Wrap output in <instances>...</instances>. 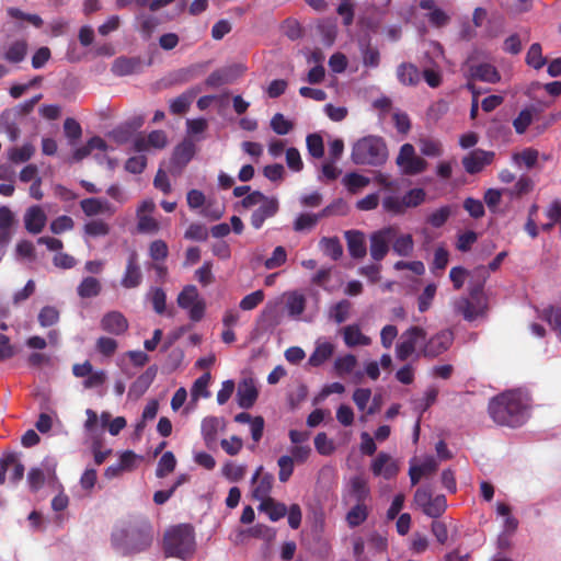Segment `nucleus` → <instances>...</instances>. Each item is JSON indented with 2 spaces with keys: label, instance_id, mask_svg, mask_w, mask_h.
I'll return each mask as SVG.
<instances>
[{
  "label": "nucleus",
  "instance_id": "obj_1",
  "mask_svg": "<svg viewBox=\"0 0 561 561\" xmlns=\"http://www.w3.org/2000/svg\"><path fill=\"white\" fill-rule=\"evenodd\" d=\"M489 414L499 425L519 427L530 415V398L527 392L516 389L502 392L489 402Z\"/></svg>",
  "mask_w": 561,
  "mask_h": 561
},
{
  "label": "nucleus",
  "instance_id": "obj_2",
  "mask_svg": "<svg viewBox=\"0 0 561 561\" xmlns=\"http://www.w3.org/2000/svg\"><path fill=\"white\" fill-rule=\"evenodd\" d=\"M152 529L146 520L126 522L112 533V545L123 556L146 550L152 542Z\"/></svg>",
  "mask_w": 561,
  "mask_h": 561
},
{
  "label": "nucleus",
  "instance_id": "obj_3",
  "mask_svg": "<svg viewBox=\"0 0 561 561\" xmlns=\"http://www.w3.org/2000/svg\"><path fill=\"white\" fill-rule=\"evenodd\" d=\"M357 165L381 167L388 160V148L383 138L369 135L354 142L351 152Z\"/></svg>",
  "mask_w": 561,
  "mask_h": 561
},
{
  "label": "nucleus",
  "instance_id": "obj_4",
  "mask_svg": "<svg viewBox=\"0 0 561 561\" xmlns=\"http://www.w3.org/2000/svg\"><path fill=\"white\" fill-rule=\"evenodd\" d=\"M196 548L195 533L191 525L181 524L169 529L164 535V552L167 557L188 560Z\"/></svg>",
  "mask_w": 561,
  "mask_h": 561
},
{
  "label": "nucleus",
  "instance_id": "obj_5",
  "mask_svg": "<svg viewBox=\"0 0 561 561\" xmlns=\"http://www.w3.org/2000/svg\"><path fill=\"white\" fill-rule=\"evenodd\" d=\"M426 340V332L420 327H411L405 330L396 345V357L399 360H407L417 348H422ZM422 355L421 352L417 356Z\"/></svg>",
  "mask_w": 561,
  "mask_h": 561
},
{
  "label": "nucleus",
  "instance_id": "obj_6",
  "mask_svg": "<svg viewBox=\"0 0 561 561\" xmlns=\"http://www.w3.org/2000/svg\"><path fill=\"white\" fill-rule=\"evenodd\" d=\"M482 284H478L470 290L472 300L462 297L454 302L455 311L462 314L465 320L473 321L484 313L486 305L482 296Z\"/></svg>",
  "mask_w": 561,
  "mask_h": 561
},
{
  "label": "nucleus",
  "instance_id": "obj_7",
  "mask_svg": "<svg viewBox=\"0 0 561 561\" xmlns=\"http://www.w3.org/2000/svg\"><path fill=\"white\" fill-rule=\"evenodd\" d=\"M180 308L187 310L192 321H201L205 313V302L199 297L198 290L194 285H186L178 296Z\"/></svg>",
  "mask_w": 561,
  "mask_h": 561
},
{
  "label": "nucleus",
  "instance_id": "obj_8",
  "mask_svg": "<svg viewBox=\"0 0 561 561\" xmlns=\"http://www.w3.org/2000/svg\"><path fill=\"white\" fill-rule=\"evenodd\" d=\"M396 163L405 175L420 174L427 169V162L415 153V149L411 144L401 146Z\"/></svg>",
  "mask_w": 561,
  "mask_h": 561
},
{
  "label": "nucleus",
  "instance_id": "obj_9",
  "mask_svg": "<svg viewBox=\"0 0 561 561\" xmlns=\"http://www.w3.org/2000/svg\"><path fill=\"white\" fill-rule=\"evenodd\" d=\"M466 71L468 77L481 82L494 84L501 81V75L495 66L490 62H476L473 55L466 61Z\"/></svg>",
  "mask_w": 561,
  "mask_h": 561
},
{
  "label": "nucleus",
  "instance_id": "obj_10",
  "mask_svg": "<svg viewBox=\"0 0 561 561\" xmlns=\"http://www.w3.org/2000/svg\"><path fill=\"white\" fill-rule=\"evenodd\" d=\"M56 480V461L49 458H46L41 467L32 468L27 473V483L34 492L38 491L46 481L55 482Z\"/></svg>",
  "mask_w": 561,
  "mask_h": 561
},
{
  "label": "nucleus",
  "instance_id": "obj_11",
  "mask_svg": "<svg viewBox=\"0 0 561 561\" xmlns=\"http://www.w3.org/2000/svg\"><path fill=\"white\" fill-rule=\"evenodd\" d=\"M397 237L393 227H386L370 236V255L375 261H381L389 251V244Z\"/></svg>",
  "mask_w": 561,
  "mask_h": 561
},
{
  "label": "nucleus",
  "instance_id": "obj_12",
  "mask_svg": "<svg viewBox=\"0 0 561 561\" xmlns=\"http://www.w3.org/2000/svg\"><path fill=\"white\" fill-rule=\"evenodd\" d=\"M454 342V333L451 330H442L427 341L421 348V354L425 357H436L445 353Z\"/></svg>",
  "mask_w": 561,
  "mask_h": 561
},
{
  "label": "nucleus",
  "instance_id": "obj_13",
  "mask_svg": "<svg viewBox=\"0 0 561 561\" xmlns=\"http://www.w3.org/2000/svg\"><path fill=\"white\" fill-rule=\"evenodd\" d=\"M370 470L375 477H381L385 480H391L400 471L399 461L387 453H379L370 463Z\"/></svg>",
  "mask_w": 561,
  "mask_h": 561
},
{
  "label": "nucleus",
  "instance_id": "obj_14",
  "mask_svg": "<svg viewBox=\"0 0 561 561\" xmlns=\"http://www.w3.org/2000/svg\"><path fill=\"white\" fill-rule=\"evenodd\" d=\"M12 468L11 481L16 483L24 476V466L20 461L18 453L8 451L0 457V484L5 482V474L9 469Z\"/></svg>",
  "mask_w": 561,
  "mask_h": 561
},
{
  "label": "nucleus",
  "instance_id": "obj_15",
  "mask_svg": "<svg viewBox=\"0 0 561 561\" xmlns=\"http://www.w3.org/2000/svg\"><path fill=\"white\" fill-rule=\"evenodd\" d=\"M493 158V151L474 149L462 158V165L467 173L476 174L480 172L485 165L491 164Z\"/></svg>",
  "mask_w": 561,
  "mask_h": 561
},
{
  "label": "nucleus",
  "instance_id": "obj_16",
  "mask_svg": "<svg viewBox=\"0 0 561 561\" xmlns=\"http://www.w3.org/2000/svg\"><path fill=\"white\" fill-rule=\"evenodd\" d=\"M142 278V272L138 264V254L133 251L127 259L126 268L121 279V285L126 289L136 288L141 284Z\"/></svg>",
  "mask_w": 561,
  "mask_h": 561
},
{
  "label": "nucleus",
  "instance_id": "obj_17",
  "mask_svg": "<svg viewBox=\"0 0 561 561\" xmlns=\"http://www.w3.org/2000/svg\"><path fill=\"white\" fill-rule=\"evenodd\" d=\"M160 20L153 13L146 11H138L134 19V30L137 31L141 38L148 41L151 38L153 32L159 26Z\"/></svg>",
  "mask_w": 561,
  "mask_h": 561
},
{
  "label": "nucleus",
  "instance_id": "obj_18",
  "mask_svg": "<svg viewBox=\"0 0 561 561\" xmlns=\"http://www.w3.org/2000/svg\"><path fill=\"white\" fill-rule=\"evenodd\" d=\"M279 208L278 199L268 196L251 215V225L254 229H260L264 221L276 215Z\"/></svg>",
  "mask_w": 561,
  "mask_h": 561
},
{
  "label": "nucleus",
  "instance_id": "obj_19",
  "mask_svg": "<svg viewBox=\"0 0 561 561\" xmlns=\"http://www.w3.org/2000/svg\"><path fill=\"white\" fill-rule=\"evenodd\" d=\"M27 48L28 45L26 39H14L1 47V58L10 64H20L25 59Z\"/></svg>",
  "mask_w": 561,
  "mask_h": 561
},
{
  "label": "nucleus",
  "instance_id": "obj_20",
  "mask_svg": "<svg viewBox=\"0 0 561 561\" xmlns=\"http://www.w3.org/2000/svg\"><path fill=\"white\" fill-rule=\"evenodd\" d=\"M100 325L103 331L114 335H121L128 330V321L119 311L106 312L102 317Z\"/></svg>",
  "mask_w": 561,
  "mask_h": 561
},
{
  "label": "nucleus",
  "instance_id": "obj_21",
  "mask_svg": "<svg viewBox=\"0 0 561 561\" xmlns=\"http://www.w3.org/2000/svg\"><path fill=\"white\" fill-rule=\"evenodd\" d=\"M195 151L194 141L190 138H185L174 148L171 163L181 170L192 160Z\"/></svg>",
  "mask_w": 561,
  "mask_h": 561
},
{
  "label": "nucleus",
  "instance_id": "obj_22",
  "mask_svg": "<svg viewBox=\"0 0 561 561\" xmlns=\"http://www.w3.org/2000/svg\"><path fill=\"white\" fill-rule=\"evenodd\" d=\"M344 237L350 255L353 259H363L367 253L365 234L359 230H347Z\"/></svg>",
  "mask_w": 561,
  "mask_h": 561
},
{
  "label": "nucleus",
  "instance_id": "obj_23",
  "mask_svg": "<svg viewBox=\"0 0 561 561\" xmlns=\"http://www.w3.org/2000/svg\"><path fill=\"white\" fill-rule=\"evenodd\" d=\"M80 207L82 211L89 216H96L99 214H107L112 216L116 209L115 207L106 199L101 198H84L80 202Z\"/></svg>",
  "mask_w": 561,
  "mask_h": 561
},
{
  "label": "nucleus",
  "instance_id": "obj_24",
  "mask_svg": "<svg viewBox=\"0 0 561 561\" xmlns=\"http://www.w3.org/2000/svg\"><path fill=\"white\" fill-rule=\"evenodd\" d=\"M47 217L39 206L30 207L24 215L25 228L30 233H39L46 225Z\"/></svg>",
  "mask_w": 561,
  "mask_h": 561
},
{
  "label": "nucleus",
  "instance_id": "obj_25",
  "mask_svg": "<svg viewBox=\"0 0 561 561\" xmlns=\"http://www.w3.org/2000/svg\"><path fill=\"white\" fill-rule=\"evenodd\" d=\"M156 374L157 368L154 366H151L139 377H137V379L129 387L128 397L134 399L140 398L152 383Z\"/></svg>",
  "mask_w": 561,
  "mask_h": 561
},
{
  "label": "nucleus",
  "instance_id": "obj_26",
  "mask_svg": "<svg viewBox=\"0 0 561 561\" xmlns=\"http://www.w3.org/2000/svg\"><path fill=\"white\" fill-rule=\"evenodd\" d=\"M241 67H228L225 69H219L216 71H213L206 79V85L209 88H218L224 84L232 82L234 77L237 76V72H241Z\"/></svg>",
  "mask_w": 561,
  "mask_h": 561
},
{
  "label": "nucleus",
  "instance_id": "obj_27",
  "mask_svg": "<svg viewBox=\"0 0 561 561\" xmlns=\"http://www.w3.org/2000/svg\"><path fill=\"white\" fill-rule=\"evenodd\" d=\"M238 404L243 409L251 408L256 398H257V389L254 382L250 380H243L237 391Z\"/></svg>",
  "mask_w": 561,
  "mask_h": 561
},
{
  "label": "nucleus",
  "instance_id": "obj_28",
  "mask_svg": "<svg viewBox=\"0 0 561 561\" xmlns=\"http://www.w3.org/2000/svg\"><path fill=\"white\" fill-rule=\"evenodd\" d=\"M344 342L348 347L367 346L371 343V339L362 333L356 324L346 325L343 329Z\"/></svg>",
  "mask_w": 561,
  "mask_h": 561
},
{
  "label": "nucleus",
  "instance_id": "obj_29",
  "mask_svg": "<svg viewBox=\"0 0 561 561\" xmlns=\"http://www.w3.org/2000/svg\"><path fill=\"white\" fill-rule=\"evenodd\" d=\"M422 156L427 158H439L444 153V146L439 139L432 137H421L417 141Z\"/></svg>",
  "mask_w": 561,
  "mask_h": 561
},
{
  "label": "nucleus",
  "instance_id": "obj_30",
  "mask_svg": "<svg viewBox=\"0 0 561 561\" xmlns=\"http://www.w3.org/2000/svg\"><path fill=\"white\" fill-rule=\"evenodd\" d=\"M140 67V60L134 57H118L112 65L115 76L124 77L134 73Z\"/></svg>",
  "mask_w": 561,
  "mask_h": 561
},
{
  "label": "nucleus",
  "instance_id": "obj_31",
  "mask_svg": "<svg viewBox=\"0 0 561 561\" xmlns=\"http://www.w3.org/2000/svg\"><path fill=\"white\" fill-rule=\"evenodd\" d=\"M102 290L101 282L93 277H84L77 287V294L80 298H94L100 295Z\"/></svg>",
  "mask_w": 561,
  "mask_h": 561
},
{
  "label": "nucleus",
  "instance_id": "obj_32",
  "mask_svg": "<svg viewBox=\"0 0 561 561\" xmlns=\"http://www.w3.org/2000/svg\"><path fill=\"white\" fill-rule=\"evenodd\" d=\"M398 80L405 85H415L421 80V72L412 64H401L397 69Z\"/></svg>",
  "mask_w": 561,
  "mask_h": 561
},
{
  "label": "nucleus",
  "instance_id": "obj_33",
  "mask_svg": "<svg viewBox=\"0 0 561 561\" xmlns=\"http://www.w3.org/2000/svg\"><path fill=\"white\" fill-rule=\"evenodd\" d=\"M334 346L330 342H318L313 353L309 357V364L318 367L327 362L333 354Z\"/></svg>",
  "mask_w": 561,
  "mask_h": 561
},
{
  "label": "nucleus",
  "instance_id": "obj_34",
  "mask_svg": "<svg viewBox=\"0 0 561 561\" xmlns=\"http://www.w3.org/2000/svg\"><path fill=\"white\" fill-rule=\"evenodd\" d=\"M382 208L385 211L400 215L402 214V196L399 195V187L392 188L391 191L383 192Z\"/></svg>",
  "mask_w": 561,
  "mask_h": 561
},
{
  "label": "nucleus",
  "instance_id": "obj_35",
  "mask_svg": "<svg viewBox=\"0 0 561 561\" xmlns=\"http://www.w3.org/2000/svg\"><path fill=\"white\" fill-rule=\"evenodd\" d=\"M259 510L264 511L272 522H277L287 514V506L274 501L273 499H266L263 501L260 504Z\"/></svg>",
  "mask_w": 561,
  "mask_h": 561
},
{
  "label": "nucleus",
  "instance_id": "obj_36",
  "mask_svg": "<svg viewBox=\"0 0 561 561\" xmlns=\"http://www.w3.org/2000/svg\"><path fill=\"white\" fill-rule=\"evenodd\" d=\"M159 410V402L156 399L148 401L141 413L140 420L135 425V434L140 436L147 425V422L156 419Z\"/></svg>",
  "mask_w": 561,
  "mask_h": 561
},
{
  "label": "nucleus",
  "instance_id": "obj_37",
  "mask_svg": "<svg viewBox=\"0 0 561 561\" xmlns=\"http://www.w3.org/2000/svg\"><path fill=\"white\" fill-rule=\"evenodd\" d=\"M369 492L367 481L363 477L355 476L350 480V493L357 503H364Z\"/></svg>",
  "mask_w": 561,
  "mask_h": 561
},
{
  "label": "nucleus",
  "instance_id": "obj_38",
  "mask_svg": "<svg viewBox=\"0 0 561 561\" xmlns=\"http://www.w3.org/2000/svg\"><path fill=\"white\" fill-rule=\"evenodd\" d=\"M351 309L352 302L347 299H342L330 307L329 318L335 323L341 324L348 319Z\"/></svg>",
  "mask_w": 561,
  "mask_h": 561
},
{
  "label": "nucleus",
  "instance_id": "obj_39",
  "mask_svg": "<svg viewBox=\"0 0 561 561\" xmlns=\"http://www.w3.org/2000/svg\"><path fill=\"white\" fill-rule=\"evenodd\" d=\"M342 182L350 193L357 194L370 183V179L356 172H350L344 175Z\"/></svg>",
  "mask_w": 561,
  "mask_h": 561
},
{
  "label": "nucleus",
  "instance_id": "obj_40",
  "mask_svg": "<svg viewBox=\"0 0 561 561\" xmlns=\"http://www.w3.org/2000/svg\"><path fill=\"white\" fill-rule=\"evenodd\" d=\"M306 307V298L302 294L293 291L287 296L286 310L295 319L301 316Z\"/></svg>",
  "mask_w": 561,
  "mask_h": 561
},
{
  "label": "nucleus",
  "instance_id": "obj_41",
  "mask_svg": "<svg viewBox=\"0 0 561 561\" xmlns=\"http://www.w3.org/2000/svg\"><path fill=\"white\" fill-rule=\"evenodd\" d=\"M14 217L9 207H0V241L8 243L11 238V227L13 225Z\"/></svg>",
  "mask_w": 561,
  "mask_h": 561
},
{
  "label": "nucleus",
  "instance_id": "obj_42",
  "mask_svg": "<svg viewBox=\"0 0 561 561\" xmlns=\"http://www.w3.org/2000/svg\"><path fill=\"white\" fill-rule=\"evenodd\" d=\"M425 197H426V193L423 188H412V190L408 191L402 196V199H401L402 214L408 208H414V207H417L419 205H421L425 201Z\"/></svg>",
  "mask_w": 561,
  "mask_h": 561
},
{
  "label": "nucleus",
  "instance_id": "obj_43",
  "mask_svg": "<svg viewBox=\"0 0 561 561\" xmlns=\"http://www.w3.org/2000/svg\"><path fill=\"white\" fill-rule=\"evenodd\" d=\"M447 508V501L445 495H436L433 496L428 504L424 507L422 513L428 517L437 518L439 517Z\"/></svg>",
  "mask_w": 561,
  "mask_h": 561
},
{
  "label": "nucleus",
  "instance_id": "obj_44",
  "mask_svg": "<svg viewBox=\"0 0 561 561\" xmlns=\"http://www.w3.org/2000/svg\"><path fill=\"white\" fill-rule=\"evenodd\" d=\"M320 247L323 253L330 256L332 260L337 261L343 254V248L337 238H322L320 240Z\"/></svg>",
  "mask_w": 561,
  "mask_h": 561
},
{
  "label": "nucleus",
  "instance_id": "obj_45",
  "mask_svg": "<svg viewBox=\"0 0 561 561\" xmlns=\"http://www.w3.org/2000/svg\"><path fill=\"white\" fill-rule=\"evenodd\" d=\"M368 516L367 506L364 503H356L346 514V522L350 527H357L363 524Z\"/></svg>",
  "mask_w": 561,
  "mask_h": 561
},
{
  "label": "nucleus",
  "instance_id": "obj_46",
  "mask_svg": "<svg viewBox=\"0 0 561 561\" xmlns=\"http://www.w3.org/2000/svg\"><path fill=\"white\" fill-rule=\"evenodd\" d=\"M176 467V459L172 451H165L159 459L156 476L158 478H164L174 471Z\"/></svg>",
  "mask_w": 561,
  "mask_h": 561
},
{
  "label": "nucleus",
  "instance_id": "obj_47",
  "mask_svg": "<svg viewBox=\"0 0 561 561\" xmlns=\"http://www.w3.org/2000/svg\"><path fill=\"white\" fill-rule=\"evenodd\" d=\"M274 482V477L271 473L263 474L257 482V484L253 489L254 499L263 502L266 499H270L268 495L271 493L272 486Z\"/></svg>",
  "mask_w": 561,
  "mask_h": 561
},
{
  "label": "nucleus",
  "instance_id": "obj_48",
  "mask_svg": "<svg viewBox=\"0 0 561 561\" xmlns=\"http://www.w3.org/2000/svg\"><path fill=\"white\" fill-rule=\"evenodd\" d=\"M35 152V147L32 144H24L22 147H13L9 149L8 157L13 163H22L28 161Z\"/></svg>",
  "mask_w": 561,
  "mask_h": 561
},
{
  "label": "nucleus",
  "instance_id": "obj_49",
  "mask_svg": "<svg viewBox=\"0 0 561 561\" xmlns=\"http://www.w3.org/2000/svg\"><path fill=\"white\" fill-rule=\"evenodd\" d=\"M60 313L54 306H45L39 310L37 320L42 328H49L59 322Z\"/></svg>",
  "mask_w": 561,
  "mask_h": 561
},
{
  "label": "nucleus",
  "instance_id": "obj_50",
  "mask_svg": "<svg viewBox=\"0 0 561 561\" xmlns=\"http://www.w3.org/2000/svg\"><path fill=\"white\" fill-rule=\"evenodd\" d=\"M547 62V59L542 55V48L539 43H534L527 54H526V64L538 70L541 69Z\"/></svg>",
  "mask_w": 561,
  "mask_h": 561
},
{
  "label": "nucleus",
  "instance_id": "obj_51",
  "mask_svg": "<svg viewBox=\"0 0 561 561\" xmlns=\"http://www.w3.org/2000/svg\"><path fill=\"white\" fill-rule=\"evenodd\" d=\"M210 378V374L205 373L194 381L191 389L193 400L197 401L201 397L208 398L210 396V392L208 391Z\"/></svg>",
  "mask_w": 561,
  "mask_h": 561
},
{
  "label": "nucleus",
  "instance_id": "obj_52",
  "mask_svg": "<svg viewBox=\"0 0 561 561\" xmlns=\"http://www.w3.org/2000/svg\"><path fill=\"white\" fill-rule=\"evenodd\" d=\"M451 214L453 207L449 205H445L431 213L427 216L426 221L433 228H440L446 224Z\"/></svg>",
  "mask_w": 561,
  "mask_h": 561
},
{
  "label": "nucleus",
  "instance_id": "obj_53",
  "mask_svg": "<svg viewBox=\"0 0 561 561\" xmlns=\"http://www.w3.org/2000/svg\"><path fill=\"white\" fill-rule=\"evenodd\" d=\"M318 224V217L311 213H300L294 220L293 228L296 232H305L313 229Z\"/></svg>",
  "mask_w": 561,
  "mask_h": 561
},
{
  "label": "nucleus",
  "instance_id": "obj_54",
  "mask_svg": "<svg viewBox=\"0 0 561 561\" xmlns=\"http://www.w3.org/2000/svg\"><path fill=\"white\" fill-rule=\"evenodd\" d=\"M220 421L215 416H207L202 421V435L206 444H210L216 439L217 430Z\"/></svg>",
  "mask_w": 561,
  "mask_h": 561
},
{
  "label": "nucleus",
  "instance_id": "obj_55",
  "mask_svg": "<svg viewBox=\"0 0 561 561\" xmlns=\"http://www.w3.org/2000/svg\"><path fill=\"white\" fill-rule=\"evenodd\" d=\"M83 231L92 238L105 237L110 233V226L101 219H93L85 222Z\"/></svg>",
  "mask_w": 561,
  "mask_h": 561
},
{
  "label": "nucleus",
  "instance_id": "obj_56",
  "mask_svg": "<svg viewBox=\"0 0 561 561\" xmlns=\"http://www.w3.org/2000/svg\"><path fill=\"white\" fill-rule=\"evenodd\" d=\"M506 256H507V252L502 251V252L497 253L496 256L489 263L488 267L478 266L474 268V271H473L474 275H477L478 277H480L482 279L480 284L483 285V283L485 282V279L489 275L488 270L491 272H495L500 267V265L502 264L503 260Z\"/></svg>",
  "mask_w": 561,
  "mask_h": 561
},
{
  "label": "nucleus",
  "instance_id": "obj_57",
  "mask_svg": "<svg viewBox=\"0 0 561 561\" xmlns=\"http://www.w3.org/2000/svg\"><path fill=\"white\" fill-rule=\"evenodd\" d=\"M194 94L191 92L182 93L181 95L176 96L170 102V111L173 114H182L185 113L192 102H193Z\"/></svg>",
  "mask_w": 561,
  "mask_h": 561
},
{
  "label": "nucleus",
  "instance_id": "obj_58",
  "mask_svg": "<svg viewBox=\"0 0 561 561\" xmlns=\"http://www.w3.org/2000/svg\"><path fill=\"white\" fill-rule=\"evenodd\" d=\"M222 476L230 482H237L241 480L245 474V466L244 465H236L231 461H228L224 465L221 469Z\"/></svg>",
  "mask_w": 561,
  "mask_h": 561
},
{
  "label": "nucleus",
  "instance_id": "obj_59",
  "mask_svg": "<svg viewBox=\"0 0 561 561\" xmlns=\"http://www.w3.org/2000/svg\"><path fill=\"white\" fill-rule=\"evenodd\" d=\"M497 515L504 517V529L507 533H514L518 527V520L511 515V507L504 503L496 504Z\"/></svg>",
  "mask_w": 561,
  "mask_h": 561
},
{
  "label": "nucleus",
  "instance_id": "obj_60",
  "mask_svg": "<svg viewBox=\"0 0 561 561\" xmlns=\"http://www.w3.org/2000/svg\"><path fill=\"white\" fill-rule=\"evenodd\" d=\"M393 251L401 256H408L413 251V239L411 234H402L393 239Z\"/></svg>",
  "mask_w": 561,
  "mask_h": 561
},
{
  "label": "nucleus",
  "instance_id": "obj_61",
  "mask_svg": "<svg viewBox=\"0 0 561 561\" xmlns=\"http://www.w3.org/2000/svg\"><path fill=\"white\" fill-rule=\"evenodd\" d=\"M307 149L313 158H322L324 154V146L322 137L318 134H310L306 138Z\"/></svg>",
  "mask_w": 561,
  "mask_h": 561
},
{
  "label": "nucleus",
  "instance_id": "obj_62",
  "mask_svg": "<svg viewBox=\"0 0 561 561\" xmlns=\"http://www.w3.org/2000/svg\"><path fill=\"white\" fill-rule=\"evenodd\" d=\"M436 285L428 284L417 298V309L420 312H425L430 309L432 301L436 295Z\"/></svg>",
  "mask_w": 561,
  "mask_h": 561
},
{
  "label": "nucleus",
  "instance_id": "obj_63",
  "mask_svg": "<svg viewBox=\"0 0 561 561\" xmlns=\"http://www.w3.org/2000/svg\"><path fill=\"white\" fill-rule=\"evenodd\" d=\"M271 128L277 135H287L293 129V123L280 113H276L271 119Z\"/></svg>",
  "mask_w": 561,
  "mask_h": 561
},
{
  "label": "nucleus",
  "instance_id": "obj_64",
  "mask_svg": "<svg viewBox=\"0 0 561 561\" xmlns=\"http://www.w3.org/2000/svg\"><path fill=\"white\" fill-rule=\"evenodd\" d=\"M543 318L548 321L551 328L561 335V306L546 309L543 311Z\"/></svg>",
  "mask_w": 561,
  "mask_h": 561
}]
</instances>
